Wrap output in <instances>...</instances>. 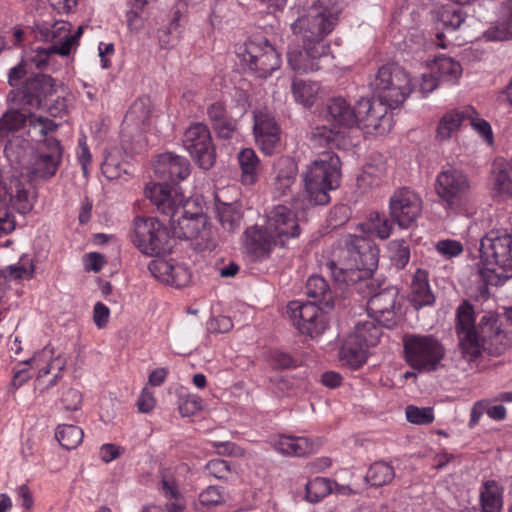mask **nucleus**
<instances>
[{
	"label": "nucleus",
	"mask_w": 512,
	"mask_h": 512,
	"mask_svg": "<svg viewBox=\"0 0 512 512\" xmlns=\"http://www.w3.org/2000/svg\"><path fill=\"white\" fill-rule=\"evenodd\" d=\"M455 333L463 357L474 361L483 351L492 356L503 354L510 346V340L500 328L497 314L488 313L475 323L473 305L464 300L456 309Z\"/></svg>",
	"instance_id": "1"
},
{
	"label": "nucleus",
	"mask_w": 512,
	"mask_h": 512,
	"mask_svg": "<svg viewBox=\"0 0 512 512\" xmlns=\"http://www.w3.org/2000/svg\"><path fill=\"white\" fill-rule=\"evenodd\" d=\"M145 196L157 210L170 218L173 234L178 238L193 240L199 235L201 225L206 224L202 200L195 196L185 199L178 187L148 183Z\"/></svg>",
	"instance_id": "2"
},
{
	"label": "nucleus",
	"mask_w": 512,
	"mask_h": 512,
	"mask_svg": "<svg viewBox=\"0 0 512 512\" xmlns=\"http://www.w3.org/2000/svg\"><path fill=\"white\" fill-rule=\"evenodd\" d=\"M341 243L339 263L327 261L324 264L327 271L339 283L368 280L378 265V248L364 236L347 235Z\"/></svg>",
	"instance_id": "3"
},
{
	"label": "nucleus",
	"mask_w": 512,
	"mask_h": 512,
	"mask_svg": "<svg viewBox=\"0 0 512 512\" xmlns=\"http://www.w3.org/2000/svg\"><path fill=\"white\" fill-rule=\"evenodd\" d=\"M327 124L316 126L311 132L314 147L346 149L351 145L349 131L356 126L354 108L342 97L332 98L326 107Z\"/></svg>",
	"instance_id": "4"
},
{
	"label": "nucleus",
	"mask_w": 512,
	"mask_h": 512,
	"mask_svg": "<svg viewBox=\"0 0 512 512\" xmlns=\"http://www.w3.org/2000/svg\"><path fill=\"white\" fill-rule=\"evenodd\" d=\"M480 270L486 284L499 286L512 278V235L506 231H491L480 243Z\"/></svg>",
	"instance_id": "5"
},
{
	"label": "nucleus",
	"mask_w": 512,
	"mask_h": 512,
	"mask_svg": "<svg viewBox=\"0 0 512 512\" xmlns=\"http://www.w3.org/2000/svg\"><path fill=\"white\" fill-rule=\"evenodd\" d=\"M341 161L337 154L322 152L304 174L305 191L313 205H326L330 202L329 192L339 186Z\"/></svg>",
	"instance_id": "6"
},
{
	"label": "nucleus",
	"mask_w": 512,
	"mask_h": 512,
	"mask_svg": "<svg viewBox=\"0 0 512 512\" xmlns=\"http://www.w3.org/2000/svg\"><path fill=\"white\" fill-rule=\"evenodd\" d=\"M434 191L446 211L464 214L472 200L471 181L461 169L452 165L442 167L434 182Z\"/></svg>",
	"instance_id": "7"
},
{
	"label": "nucleus",
	"mask_w": 512,
	"mask_h": 512,
	"mask_svg": "<svg viewBox=\"0 0 512 512\" xmlns=\"http://www.w3.org/2000/svg\"><path fill=\"white\" fill-rule=\"evenodd\" d=\"M370 85L374 96L390 109L400 107L413 90L410 75L396 64L381 66Z\"/></svg>",
	"instance_id": "8"
},
{
	"label": "nucleus",
	"mask_w": 512,
	"mask_h": 512,
	"mask_svg": "<svg viewBox=\"0 0 512 512\" xmlns=\"http://www.w3.org/2000/svg\"><path fill=\"white\" fill-rule=\"evenodd\" d=\"M299 235L296 215L286 206L277 205L266 213L264 231L258 229V255L268 256L275 246H284L287 239Z\"/></svg>",
	"instance_id": "9"
},
{
	"label": "nucleus",
	"mask_w": 512,
	"mask_h": 512,
	"mask_svg": "<svg viewBox=\"0 0 512 512\" xmlns=\"http://www.w3.org/2000/svg\"><path fill=\"white\" fill-rule=\"evenodd\" d=\"M406 363L419 373H430L442 367L446 355L443 344L433 335L410 334L403 339Z\"/></svg>",
	"instance_id": "10"
},
{
	"label": "nucleus",
	"mask_w": 512,
	"mask_h": 512,
	"mask_svg": "<svg viewBox=\"0 0 512 512\" xmlns=\"http://www.w3.org/2000/svg\"><path fill=\"white\" fill-rule=\"evenodd\" d=\"M131 239L142 253L150 256L160 255L171 249L168 229L154 217H136Z\"/></svg>",
	"instance_id": "11"
},
{
	"label": "nucleus",
	"mask_w": 512,
	"mask_h": 512,
	"mask_svg": "<svg viewBox=\"0 0 512 512\" xmlns=\"http://www.w3.org/2000/svg\"><path fill=\"white\" fill-rule=\"evenodd\" d=\"M303 50L289 48L287 51L288 63L295 72L307 73L319 69L315 59L329 53L330 44L324 34H309L302 38Z\"/></svg>",
	"instance_id": "12"
},
{
	"label": "nucleus",
	"mask_w": 512,
	"mask_h": 512,
	"mask_svg": "<svg viewBox=\"0 0 512 512\" xmlns=\"http://www.w3.org/2000/svg\"><path fill=\"white\" fill-rule=\"evenodd\" d=\"M183 145L199 167L209 169L214 165L215 149L210 131L205 124H191L185 131Z\"/></svg>",
	"instance_id": "13"
},
{
	"label": "nucleus",
	"mask_w": 512,
	"mask_h": 512,
	"mask_svg": "<svg viewBox=\"0 0 512 512\" xmlns=\"http://www.w3.org/2000/svg\"><path fill=\"white\" fill-rule=\"evenodd\" d=\"M389 212L399 227H411L422 213V199L414 190L402 187L394 191L389 200Z\"/></svg>",
	"instance_id": "14"
},
{
	"label": "nucleus",
	"mask_w": 512,
	"mask_h": 512,
	"mask_svg": "<svg viewBox=\"0 0 512 512\" xmlns=\"http://www.w3.org/2000/svg\"><path fill=\"white\" fill-rule=\"evenodd\" d=\"M288 309L299 332L311 339L319 337L328 326L325 314L327 310L323 306L315 303L291 302Z\"/></svg>",
	"instance_id": "15"
},
{
	"label": "nucleus",
	"mask_w": 512,
	"mask_h": 512,
	"mask_svg": "<svg viewBox=\"0 0 512 512\" xmlns=\"http://www.w3.org/2000/svg\"><path fill=\"white\" fill-rule=\"evenodd\" d=\"M400 308L398 289L394 286L385 287L374 293L367 302L368 314L387 328H391L397 323V314Z\"/></svg>",
	"instance_id": "16"
},
{
	"label": "nucleus",
	"mask_w": 512,
	"mask_h": 512,
	"mask_svg": "<svg viewBox=\"0 0 512 512\" xmlns=\"http://www.w3.org/2000/svg\"><path fill=\"white\" fill-rule=\"evenodd\" d=\"M53 354V349L45 347L32 356V362L37 368L35 388L41 392L57 384L66 366L65 358L61 355L53 357Z\"/></svg>",
	"instance_id": "17"
},
{
	"label": "nucleus",
	"mask_w": 512,
	"mask_h": 512,
	"mask_svg": "<svg viewBox=\"0 0 512 512\" xmlns=\"http://www.w3.org/2000/svg\"><path fill=\"white\" fill-rule=\"evenodd\" d=\"M339 20V11L320 2L310 6L307 12L298 17L292 29L304 32H332Z\"/></svg>",
	"instance_id": "18"
},
{
	"label": "nucleus",
	"mask_w": 512,
	"mask_h": 512,
	"mask_svg": "<svg viewBox=\"0 0 512 512\" xmlns=\"http://www.w3.org/2000/svg\"><path fill=\"white\" fill-rule=\"evenodd\" d=\"M81 35L67 34L64 39L45 46L40 44L39 41H35L29 49L24 50L25 61H30L38 69H44L51 55L68 56L75 51L79 45Z\"/></svg>",
	"instance_id": "19"
},
{
	"label": "nucleus",
	"mask_w": 512,
	"mask_h": 512,
	"mask_svg": "<svg viewBox=\"0 0 512 512\" xmlns=\"http://www.w3.org/2000/svg\"><path fill=\"white\" fill-rule=\"evenodd\" d=\"M57 92L55 81L48 75L38 74L31 80L27 81L24 86V95L31 98L30 101L36 100L39 106L45 107L49 112L56 116L65 108L64 101H59L57 96V107L51 105L53 95Z\"/></svg>",
	"instance_id": "20"
},
{
	"label": "nucleus",
	"mask_w": 512,
	"mask_h": 512,
	"mask_svg": "<svg viewBox=\"0 0 512 512\" xmlns=\"http://www.w3.org/2000/svg\"><path fill=\"white\" fill-rule=\"evenodd\" d=\"M148 269L157 280L176 288L186 286L191 279L188 267L172 259L156 258L149 263Z\"/></svg>",
	"instance_id": "21"
},
{
	"label": "nucleus",
	"mask_w": 512,
	"mask_h": 512,
	"mask_svg": "<svg viewBox=\"0 0 512 512\" xmlns=\"http://www.w3.org/2000/svg\"><path fill=\"white\" fill-rule=\"evenodd\" d=\"M154 172L162 179L180 181L190 175V163L183 156L167 152L158 156L154 163Z\"/></svg>",
	"instance_id": "22"
},
{
	"label": "nucleus",
	"mask_w": 512,
	"mask_h": 512,
	"mask_svg": "<svg viewBox=\"0 0 512 512\" xmlns=\"http://www.w3.org/2000/svg\"><path fill=\"white\" fill-rule=\"evenodd\" d=\"M258 146L263 154L271 156L276 153L280 142V128L269 113L258 114Z\"/></svg>",
	"instance_id": "23"
},
{
	"label": "nucleus",
	"mask_w": 512,
	"mask_h": 512,
	"mask_svg": "<svg viewBox=\"0 0 512 512\" xmlns=\"http://www.w3.org/2000/svg\"><path fill=\"white\" fill-rule=\"evenodd\" d=\"M384 104L375 103L371 98H361L354 107L356 125H363L367 129L377 130L386 114Z\"/></svg>",
	"instance_id": "24"
},
{
	"label": "nucleus",
	"mask_w": 512,
	"mask_h": 512,
	"mask_svg": "<svg viewBox=\"0 0 512 512\" xmlns=\"http://www.w3.org/2000/svg\"><path fill=\"white\" fill-rule=\"evenodd\" d=\"M320 446L319 442L313 441L307 437H295L283 435L274 443V448L283 455L287 456H306L315 452Z\"/></svg>",
	"instance_id": "25"
},
{
	"label": "nucleus",
	"mask_w": 512,
	"mask_h": 512,
	"mask_svg": "<svg viewBox=\"0 0 512 512\" xmlns=\"http://www.w3.org/2000/svg\"><path fill=\"white\" fill-rule=\"evenodd\" d=\"M305 293L312 299L308 303L323 306L326 310L334 307V296L327 281L320 275H312L308 278L305 286Z\"/></svg>",
	"instance_id": "26"
},
{
	"label": "nucleus",
	"mask_w": 512,
	"mask_h": 512,
	"mask_svg": "<svg viewBox=\"0 0 512 512\" xmlns=\"http://www.w3.org/2000/svg\"><path fill=\"white\" fill-rule=\"evenodd\" d=\"M410 300L416 309L432 305L435 301L428 281V273L423 269H417L411 282Z\"/></svg>",
	"instance_id": "27"
},
{
	"label": "nucleus",
	"mask_w": 512,
	"mask_h": 512,
	"mask_svg": "<svg viewBox=\"0 0 512 512\" xmlns=\"http://www.w3.org/2000/svg\"><path fill=\"white\" fill-rule=\"evenodd\" d=\"M368 349L369 347L354 338L351 334L342 345L339 357L344 365L352 369H358L366 362Z\"/></svg>",
	"instance_id": "28"
},
{
	"label": "nucleus",
	"mask_w": 512,
	"mask_h": 512,
	"mask_svg": "<svg viewBox=\"0 0 512 512\" xmlns=\"http://www.w3.org/2000/svg\"><path fill=\"white\" fill-rule=\"evenodd\" d=\"M474 114L475 110L472 107L447 112L438 124L436 137L441 141L449 139L452 133L457 131L462 122L466 120V117H471Z\"/></svg>",
	"instance_id": "29"
},
{
	"label": "nucleus",
	"mask_w": 512,
	"mask_h": 512,
	"mask_svg": "<svg viewBox=\"0 0 512 512\" xmlns=\"http://www.w3.org/2000/svg\"><path fill=\"white\" fill-rule=\"evenodd\" d=\"M504 489L495 480H487L480 489V506L482 512H501Z\"/></svg>",
	"instance_id": "30"
},
{
	"label": "nucleus",
	"mask_w": 512,
	"mask_h": 512,
	"mask_svg": "<svg viewBox=\"0 0 512 512\" xmlns=\"http://www.w3.org/2000/svg\"><path fill=\"white\" fill-rule=\"evenodd\" d=\"M386 175V163L381 157L374 162L367 163L362 174L358 177V183L361 187H378Z\"/></svg>",
	"instance_id": "31"
},
{
	"label": "nucleus",
	"mask_w": 512,
	"mask_h": 512,
	"mask_svg": "<svg viewBox=\"0 0 512 512\" xmlns=\"http://www.w3.org/2000/svg\"><path fill=\"white\" fill-rule=\"evenodd\" d=\"M435 75L441 82L455 84L462 74L459 62L450 57H439L435 61Z\"/></svg>",
	"instance_id": "32"
},
{
	"label": "nucleus",
	"mask_w": 512,
	"mask_h": 512,
	"mask_svg": "<svg viewBox=\"0 0 512 512\" xmlns=\"http://www.w3.org/2000/svg\"><path fill=\"white\" fill-rule=\"evenodd\" d=\"M263 52L258 54V77L266 78L273 71L279 69L281 64L280 54L276 49L265 41Z\"/></svg>",
	"instance_id": "33"
},
{
	"label": "nucleus",
	"mask_w": 512,
	"mask_h": 512,
	"mask_svg": "<svg viewBox=\"0 0 512 512\" xmlns=\"http://www.w3.org/2000/svg\"><path fill=\"white\" fill-rule=\"evenodd\" d=\"M394 477V468L390 464L384 461H377L368 469L366 481L370 483L371 486L381 487L389 484Z\"/></svg>",
	"instance_id": "34"
},
{
	"label": "nucleus",
	"mask_w": 512,
	"mask_h": 512,
	"mask_svg": "<svg viewBox=\"0 0 512 512\" xmlns=\"http://www.w3.org/2000/svg\"><path fill=\"white\" fill-rule=\"evenodd\" d=\"M320 86L317 82L294 80L292 83V93L297 102L304 106H312Z\"/></svg>",
	"instance_id": "35"
},
{
	"label": "nucleus",
	"mask_w": 512,
	"mask_h": 512,
	"mask_svg": "<svg viewBox=\"0 0 512 512\" xmlns=\"http://www.w3.org/2000/svg\"><path fill=\"white\" fill-rule=\"evenodd\" d=\"M55 436L62 447L70 450L82 442L84 433L78 426L62 424L57 427Z\"/></svg>",
	"instance_id": "36"
},
{
	"label": "nucleus",
	"mask_w": 512,
	"mask_h": 512,
	"mask_svg": "<svg viewBox=\"0 0 512 512\" xmlns=\"http://www.w3.org/2000/svg\"><path fill=\"white\" fill-rule=\"evenodd\" d=\"M352 335L367 347H373L376 346L380 340L381 329L375 324L374 319L367 320L357 323Z\"/></svg>",
	"instance_id": "37"
},
{
	"label": "nucleus",
	"mask_w": 512,
	"mask_h": 512,
	"mask_svg": "<svg viewBox=\"0 0 512 512\" xmlns=\"http://www.w3.org/2000/svg\"><path fill=\"white\" fill-rule=\"evenodd\" d=\"M389 258L392 265L397 269H404L410 259L409 244L404 239H395L388 244Z\"/></svg>",
	"instance_id": "38"
},
{
	"label": "nucleus",
	"mask_w": 512,
	"mask_h": 512,
	"mask_svg": "<svg viewBox=\"0 0 512 512\" xmlns=\"http://www.w3.org/2000/svg\"><path fill=\"white\" fill-rule=\"evenodd\" d=\"M465 22V16L457 9H443L435 18V29L438 31L456 30Z\"/></svg>",
	"instance_id": "39"
},
{
	"label": "nucleus",
	"mask_w": 512,
	"mask_h": 512,
	"mask_svg": "<svg viewBox=\"0 0 512 512\" xmlns=\"http://www.w3.org/2000/svg\"><path fill=\"white\" fill-rule=\"evenodd\" d=\"M216 213L223 229L233 232L239 228L240 215L231 204L218 202Z\"/></svg>",
	"instance_id": "40"
},
{
	"label": "nucleus",
	"mask_w": 512,
	"mask_h": 512,
	"mask_svg": "<svg viewBox=\"0 0 512 512\" xmlns=\"http://www.w3.org/2000/svg\"><path fill=\"white\" fill-rule=\"evenodd\" d=\"M242 170V182L253 184L256 181V155L253 149H243L238 155Z\"/></svg>",
	"instance_id": "41"
},
{
	"label": "nucleus",
	"mask_w": 512,
	"mask_h": 512,
	"mask_svg": "<svg viewBox=\"0 0 512 512\" xmlns=\"http://www.w3.org/2000/svg\"><path fill=\"white\" fill-rule=\"evenodd\" d=\"M305 490L306 500L317 503L331 492V482L327 478L316 477L306 484Z\"/></svg>",
	"instance_id": "42"
},
{
	"label": "nucleus",
	"mask_w": 512,
	"mask_h": 512,
	"mask_svg": "<svg viewBox=\"0 0 512 512\" xmlns=\"http://www.w3.org/2000/svg\"><path fill=\"white\" fill-rule=\"evenodd\" d=\"M226 499L227 494L224 489L219 486H209L199 494L198 502L203 509H210L224 504Z\"/></svg>",
	"instance_id": "43"
},
{
	"label": "nucleus",
	"mask_w": 512,
	"mask_h": 512,
	"mask_svg": "<svg viewBox=\"0 0 512 512\" xmlns=\"http://www.w3.org/2000/svg\"><path fill=\"white\" fill-rule=\"evenodd\" d=\"M188 22L187 0H177L171 8L168 18V32L184 28Z\"/></svg>",
	"instance_id": "44"
},
{
	"label": "nucleus",
	"mask_w": 512,
	"mask_h": 512,
	"mask_svg": "<svg viewBox=\"0 0 512 512\" xmlns=\"http://www.w3.org/2000/svg\"><path fill=\"white\" fill-rule=\"evenodd\" d=\"M219 235L217 229L211 227L208 222L201 225L199 235H196L193 241L199 250H213L218 245Z\"/></svg>",
	"instance_id": "45"
},
{
	"label": "nucleus",
	"mask_w": 512,
	"mask_h": 512,
	"mask_svg": "<svg viewBox=\"0 0 512 512\" xmlns=\"http://www.w3.org/2000/svg\"><path fill=\"white\" fill-rule=\"evenodd\" d=\"M118 152L119 151L117 148H114L108 152L101 165L103 175L109 180L120 178L122 173L126 171L123 168L122 163L118 160Z\"/></svg>",
	"instance_id": "46"
},
{
	"label": "nucleus",
	"mask_w": 512,
	"mask_h": 512,
	"mask_svg": "<svg viewBox=\"0 0 512 512\" xmlns=\"http://www.w3.org/2000/svg\"><path fill=\"white\" fill-rule=\"evenodd\" d=\"M493 191L501 199H512V178L505 169L495 172Z\"/></svg>",
	"instance_id": "47"
},
{
	"label": "nucleus",
	"mask_w": 512,
	"mask_h": 512,
	"mask_svg": "<svg viewBox=\"0 0 512 512\" xmlns=\"http://www.w3.org/2000/svg\"><path fill=\"white\" fill-rule=\"evenodd\" d=\"M406 418L410 423L418 425L430 424L434 420L431 407H417L410 405L406 408Z\"/></svg>",
	"instance_id": "48"
},
{
	"label": "nucleus",
	"mask_w": 512,
	"mask_h": 512,
	"mask_svg": "<svg viewBox=\"0 0 512 512\" xmlns=\"http://www.w3.org/2000/svg\"><path fill=\"white\" fill-rule=\"evenodd\" d=\"M30 369L37 370L35 363L32 362V357L19 362L13 369L12 386L15 389L21 387L31 378Z\"/></svg>",
	"instance_id": "49"
},
{
	"label": "nucleus",
	"mask_w": 512,
	"mask_h": 512,
	"mask_svg": "<svg viewBox=\"0 0 512 512\" xmlns=\"http://www.w3.org/2000/svg\"><path fill=\"white\" fill-rule=\"evenodd\" d=\"M178 409L183 417H189L202 409V400L195 394L182 395L179 398Z\"/></svg>",
	"instance_id": "50"
},
{
	"label": "nucleus",
	"mask_w": 512,
	"mask_h": 512,
	"mask_svg": "<svg viewBox=\"0 0 512 512\" xmlns=\"http://www.w3.org/2000/svg\"><path fill=\"white\" fill-rule=\"evenodd\" d=\"M371 229L381 239H387L392 231L391 222L383 215L378 212L370 214L369 217Z\"/></svg>",
	"instance_id": "51"
},
{
	"label": "nucleus",
	"mask_w": 512,
	"mask_h": 512,
	"mask_svg": "<svg viewBox=\"0 0 512 512\" xmlns=\"http://www.w3.org/2000/svg\"><path fill=\"white\" fill-rule=\"evenodd\" d=\"M270 364L276 369H291L300 365L298 359L283 351H273L269 356Z\"/></svg>",
	"instance_id": "52"
},
{
	"label": "nucleus",
	"mask_w": 512,
	"mask_h": 512,
	"mask_svg": "<svg viewBox=\"0 0 512 512\" xmlns=\"http://www.w3.org/2000/svg\"><path fill=\"white\" fill-rule=\"evenodd\" d=\"M207 472L216 479H228L231 473V466L224 459H212L206 464Z\"/></svg>",
	"instance_id": "53"
},
{
	"label": "nucleus",
	"mask_w": 512,
	"mask_h": 512,
	"mask_svg": "<svg viewBox=\"0 0 512 512\" xmlns=\"http://www.w3.org/2000/svg\"><path fill=\"white\" fill-rule=\"evenodd\" d=\"M295 183V174L290 171H279L275 180V190L279 196H286Z\"/></svg>",
	"instance_id": "54"
},
{
	"label": "nucleus",
	"mask_w": 512,
	"mask_h": 512,
	"mask_svg": "<svg viewBox=\"0 0 512 512\" xmlns=\"http://www.w3.org/2000/svg\"><path fill=\"white\" fill-rule=\"evenodd\" d=\"M61 402L67 411H76L81 407L82 394L74 388H67L63 391Z\"/></svg>",
	"instance_id": "55"
},
{
	"label": "nucleus",
	"mask_w": 512,
	"mask_h": 512,
	"mask_svg": "<svg viewBox=\"0 0 512 512\" xmlns=\"http://www.w3.org/2000/svg\"><path fill=\"white\" fill-rule=\"evenodd\" d=\"M466 120L470 121V125L484 138L487 143H493L492 129L486 120L478 118L476 112L471 117H466Z\"/></svg>",
	"instance_id": "56"
},
{
	"label": "nucleus",
	"mask_w": 512,
	"mask_h": 512,
	"mask_svg": "<svg viewBox=\"0 0 512 512\" xmlns=\"http://www.w3.org/2000/svg\"><path fill=\"white\" fill-rule=\"evenodd\" d=\"M437 251L446 258L458 256L463 252V246L455 240H442L436 245Z\"/></svg>",
	"instance_id": "57"
},
{
	"label": "nucleus",
	"mask_w": 512,
	"mask_h": 512,
	"mask_svg": "<svg viewBox=\"0 0 512 512\" xmlns=\"http://www.w3.org/2000/svg\"><path fill=\"white\" fill-rule=\"evenodd\" d=\"M156 405V399L154 397L153 391L144 387L137 400V408L140 413H149L151 412Z\"/></svg>",
	"instance_id": "58"
},
{
	"label": "nucleus",
	"mask_w": 512,
	"mask_h": 512,
	"mask_svg": "<svg viewBox=\"0 0 512 512\" xmlns=\"http://www.w3.org/2000/svg\"><path fill=\"white\" fill-rule=\"evenodd\" d=\"M233 327L231 319L227 316H216L211 318L207 323V329L213 333H226Z\"/></svg>",
	"instance_id": "59"
},
{
	"label": "nucleus",
	"mask_w": 512,
	"mask_h": 512,
	"mask_svg": "<svg viewBox=\"0 0 512 512\" xmlns=\"http://www.w3.org/2000/svg\"><path fill=\"white\" fill-rule=\"evenodd\" d=\"M496 32H512V4L501 9Z\"/></svg>",
	"instance_id": "60"
},
{
	"label": "nucleus",
	"mask_w": 512,
	"mask_h": 512,
	"mask_svg": "<svg viewBox=\"0 0 512 512\" xmlns=\"http://www.w3.org/2000/svg\"><path fill=\"white\" fill-rule=\"evenodd\" d=\"M213 127L220 138L229 139L236 130V121L227 117Z\"/></svg>",
	"instance_id": "61"
},
{
	"label": "nucleus",
	"mask_w": 512,
	"mask_h": 512,
	"mask_svg": "<svg viewBox=\"0 0 512 512\" xmlns=\"http://www.w3.org/2000/svg\"><path fill=\"white\" fill-rule=\"evenodd\" d=\"M110 316L109 308L101 303L97 302L93 309V320L98 328H103L107 325Z\"/></svg>",
	"instance_id": "62"
},
{
	"label": "nucleus",
	"mask_w": 512,
	"mask_h": 512,
	"mask_svg": "<svg viewBox=\"0 0 512 512\" xmlns=\"http://www.w3.org/2000/svg\"><path fill=\"white\" fill-rule=\"evenodd\" d=\"M105 263L104 256L96 252L88 253L84 257L85 269L88 271L97 273L103 268Z\"/></svg>",
	"instance_id": "63"
},
{
	"label": "nucleus",
	"mask_w": 512,
	"mask_h": 512,
	"mask_svg": "<svg viewBox=\"0 0 512 512\" xmlns=\"http://www.w3.org/2000/svg\"><path fill=\"white\" fill-rule=\"evenodd\" d=\"M439 82H441V81L435 75V73H424L422 75L421 83H420L421 93L424 96L431 93L432 91H434L437 88Z\"/></svg>",
	"instance_id": "64"
}]
</instances>
